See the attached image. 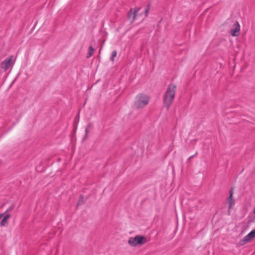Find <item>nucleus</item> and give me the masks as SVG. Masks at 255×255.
Masks as SVG:
<instances>
[{
  "instance_id": "6e6552de",
  "label": "nucleus",
  "mask_w": 255,
  "mask_h": 255,
  "mask_svg": "<svg viewBox=\"0 0 255 255\" xmlns=\"http://www.w3.org/2000/svg\"><path fill=\"white\" fill-rule=\"evenodd\" d=\"M11 65V59L10 58L6 59L1 64V67L5 70L8 69Z\"/></svg>"
},
{
  "instance_id": "ddd939ff",
  "label": "nucleus",
  "mask_w": 255,
  "mask_h": 255,
  "mask_svg": "<svg viewBox=\"0 0 255 255\" xmlns=\"http://www.w3.org/2000/svg\"><path fill=\"white\" fill-rule=\"evenodd\" d=\"M3 216V214H0V219H1V218Z\"/></svg>"
},
{
  "instance_id": "20e7f679",
  "label": "nucleus",
  "mask_w": 255,
  "mask_h": 255,
  "mask_svg": "<svg viewBox=\"0 0 255 255\" xmlns=\"http://www.w3.org/2000/svg\"><path fill=\"white\" fill-rule=\"evenodd\" d=\"M255 238V229L250 232L248 235L245 236L242 240H241L238 245L240 246H244Z\"/></svg>"
},
{
  "instance_id": "9d476101",
  "label": "nucleus",
  "mask_w": 255,
  "mask_h": 255,
  "mask_svg": "<svg viewBox=\"0 0 255 255\" xmlns=\"http://www.w3.org/2000/svg\"><path fill=\"white\" fill-rule=\"evenodd\" d=\"M94 51V49L93 48L92 46H90L88 49V51L87 53V58H89L93 55Z\"/></svg>"
},
{
  "instance_id": "f8f14e48",
  "label": "nucleus",
  "mask_w": 255,
  "mask_h": 255,
  "mask_svg": "<svg viewBox=\"0 0 255 255\" xmlns=\"http://www.w3.org/2000/svg\"><path fill=\"white\" fill-rule=\"evenodd\" d=\"M149 10V7L145 9V16H146L147 15L148 11Z\"/></svg>"
},
{
  "instance_id": "f03ea898",
  "label": "nucleus",
  "mask_w": 255,
  "mask_h": 255,
  "mask_svg": "<svg viewBox=\"0 0 255 255\" xmlns=\"http://www.w3.org/2000/svg\"><path fill=\"white\" fill-rule=\"evenodd\" d=\"M149 96L139 94L135 98L134 105L137 108H142L147 105L149 101Z\"/></svg>"
},
{
  "instance_id": "0eeeda50",
  "label": "nucleus",
  "mask_w": 255,
  "mask_h": 255,
  "mask_svg": "<svg viewBox=\"0 0 255 255\" xmlns=\"http://www.w3.org/2000/svg\"><path fill=\"white\" fill-rule=\"evenodd\" d=\"M240 31V25L238 22L233 24V27L230 30V33L233 36L239 35Z\"/></svg>"
},
{
  "instance_id": "9b49d317",
  "label": "nucleus",
  "mask_w": 255,
  "mask_h": 255,
  "mask_svg": "<svg viewBox=\"0 0 255 255\" xmlns=\"http://www.w3.org/2000/svg\"><path fill=\"white\" fill-rule=\"evenodd\" d=\"M116 55H117V51L116 50L113 51L112 53L111 60L113 61L114 60V58L116 56Z\"/></svg>"
},
{
  "instance_id": "1a4fd4ad",
  "label": "nucleus",
  "mask_w": 255,
  "mask_h": 255,
  "mask_svg": "<svg viewBox=\"0 0 255 255\" xmlns=\"http://www.w3.org/2000/svg\"><path fill=\"white\" fill-rule=\"evenodd\" d=\"M9 217H10V215L8 214L5 215L0 222V225L1 226H4L6 223L7 220L8 219H9Z\"/></svg>"
},
{
  "instance_id": "423d86ee",
  "label": "nucleus",
  "mask_w": 255,
  "mask_h": 255,
  "mask_svg": "<svg viewBox=\"0 0 255 255\" xmlns=\"http://www.w3.org/2000/svg\"><path fill=\"white\" fill-rule=\"evenodd\" d=\"M233 189H232L230 191V196L228 197L227 201V204L228 205V214H230L231 210L232 209V208L234 207L235 204V201L233 198Z\"/></svg>"
},
{
  "instance_id": "7ed1b4c3",
  "label": "nucleus",
  "mask_w": 255,
  "mask_h": 255,
  "mask_svg": "<svg viewBox=\"0 0 255 255\" xmlns=\"http://www.w3.org/2000/svg\"><path fill=\"white\" fill-rule=\"evenodd\" d=\"M146 241V238L143 236H136L134 238H130L128 240V244L132 246L137 245H142Z\"/></svg>"
},
{
  "instance_id": "39448f33",
  "label": "nucleus",
  "mask_w": 255,
  "mask_h": 255,
  "mask_svg": "<svg viewBox=\"0 0 255 255\" xmlns=\"http://www.w3.org/2000/svg\"><path fill=\"white\" fill-rule=\"evenodd\" d=\"M140 10V8L131 9L128 14V18L130 19L131 21H133L141 14V13L139 12Z\"/></svg>"
},
{
  "instance_id": "f257e3e1",
  "label": "nucleus",
  "mask_w": 255,
  "mask_h": 255,
  "mask_svg": "<svg viewBox=\"0 0 255 255\" xmlns=\"http://www.w3.org/2000/svg\"><path fill=\"white\" fill-rule=\"evenodd\" d=\"M176 87L174 84H170L163 96V102L167 110L169 109L174 98Z\"/></svg>"
}]
</instances>
